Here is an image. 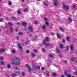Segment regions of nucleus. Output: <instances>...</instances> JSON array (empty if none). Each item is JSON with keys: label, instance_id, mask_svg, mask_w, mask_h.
I'll return each mask as SVG.
<instances>
[{"label": "nucleus", "instance_id": "1", "mask_svg": "<svg viewBox=\"0 0 77 77\" xmlns=\"http://www.w3.org/2000/svg\"><path fill=\"white\" fill-rule=\"evenodd\" d=\"M11 64L12 65H19L20 64V60L18 57H15L13 58L12 60Z\"/></svg>", "mask_w": 77, "mask_h": 77}, {"label": "nucleus", "instance_id": "2", "mask_svg": "<svg viewBox=\"0 0 77 77\" xmlns=\"http://www.w3.org/2000/svg\"><path fill=\"white\" fill-rule=\"evenodd\" d=\"M43 44L44 45H46V47H47V46H51V44L50 43H48L47 44H46V42H45V40H44L43 41Z\"/></svg>", "mask_w": 77, "mask_h": 77}, {"label": "nucleus", "instance_id": "3", "mask_svg": "<svg viewBox=\"0 0 77 77\" xmlns=\"http://www.w3.org/2000/svg\"><path fill=\"white\" fill-rule=\"evenodd\" d=\"M15 73H15H12V76L15 77V76H17V74H18V75H20V73L19 72H16Z\"/></svg>", "mask_w": 77, "mask_h": 77}, {"label": "nucleus", "instance_id": "4", "mask_svg": "<svg viewBox=\"0 0 77 77\" xmlns=\"http://www.w3.org/2000/svg\"><path fill=\"white\" fill-rule=\"evenodd\" d=\"M63 9H66V10H68L69 7L68 6H66L65 5H63Z\"/></svg>", "mask_w": 77, "mask_h": 77}, {"label": "nucleus", "instance_id": "5", "mask_svg": "<svg viewBox=\"0 0 77 77\" xmlns=\"http://www.w3.org/2000/svg\"><path fill=\"white\" fill-rule=\"evenodd\" d=\"M54 5L55 6H57L58 4V0H54Z\"/></svg>", "mask_w": 77, "mask_h": 77}, {"label": "nucleus", "instance_id": "6", "mask_svg": "<svg viewBox=\"0 0 77 77\" xmlns=\"http://www.w3.org/2000/svg\"><path fill=\"white\" fill-rule=\"evenodd\" d=\"M26 67V68H28L29 69V72H30L32 71V69H31V68H30V66L28 64H26V65L25 66Z\"/></svg>", "mask_w": 77, "mask_h": 77}, {"label": "nucleus", "instance_id": "7", "mask_svg": "<svg viewBox=\"0 0 77 77\" xmlns=\"http://www.w3.org/2000/svg\"><path fill=\"white\" fill-rule=\"evenodd\" d=\"M28 29L30 31V32H33V28H32V27L31 26H29L28 27Z\"/></svg>", "mask_w": 77, "mask_h": 77}, {"label": "nucleus", "instance_id": "8", "mask_svg": "<svg viewBox=\"0 0 77 77\" xmlns=\"http://www.w3.org/2000/svg\"><path fill=\"white\" fill-rule=\"evenodd\" d=\"M65 74L66 75L67 77H71V75L70 74H67V73L66 72H64Z\"/></svg>", "mask_w": 77, "mask_h": 77}, {"label": "nucleus", "instance_id": "9", "mask_svg": "<svg viewBox=\"0 0 77 77\" xmlns=\"http://www.w3.org/2000/svg\"><path fill=\"white\" fill-rule=\"evenodd\" d=\"M70 48L71 50H74V45L72 44L70 46Z\"/></svg>", "mask_w": 77, "mask_h": 77}, {"label": "nucleus", "instance_id": "10", "mask_svg": "<svg viewBox=\"0 0 77 77\" xmlns=\"http://www.w3.org/2000/svg\"><path fill=\"white\" fill-rule=\"evenodd\" d=\"M60 30L62 32H65V30L62 27H60Z\"/></svg>", "mask_w": 77, "mask_h": 77}, {"label": "nucleus", "instance_id": "11", "mask_svg": "<svg viewBox=\"0 0 77 77\" xmlns=\"http://www.w3.org/2000/svg\"><path fill=\"white\" fill-rule=\"evenodd\" d=\"M22 24L23 26H27V23L25 22H23Z\"/></svg>", "mask_w": 77, "mask_h": 77}, {"label": "nucleus", "instance_id": "12", "mask_svg": "<svg viewBox=\"0 0 77 77\" xmlns=\"http://www.w3.org/2000/svg\"><path fill=\"white\" fill-rule=\"evenodd\" d=\"M5 49H0V53H3V52H5Z\"/></svg>", "mask_w": 77, "mask_h": 77}, {"label": "nucleus", "instance_id": "13", "mask_svg": "<svg viewBox=\"0 0 77 77\" xmlns=\"http://www.w3.org/2000/svg\"><path fill=\"white\" fill-rule=\"evenodd\" d=\"M68 20L70 22H72V20L71 17H69L68 18Z\"/></svg>", "mask_w": 77, "mask_h": 77}, {"label": "nucleus", "instance_id": "14", "mask_svg": "<svg viewBox=\"0 0 77 77\" xmlns=\"http://www.w3.org/2000/svg\"><path fill=\"white\" fill-rule=\"evenodd\" d=\"M66 39L67 41H70V38L69 37L67 36L66 38Z\"/></svg>", "mask_w": 77, "mask_h": 77}, {"label": "nucleus", "instance_id": "15", "mask_svg": "<svg viewBox=\"0 0 77 77\" xmlns=\"http://www.w3.org/2000/svg\"><path fill=\"white\" fill-rule=\"evenodd\" d=\"M18 47H19V48H20V49L21 50H22V49H23V48H22V47H21V45H20V44L18 43Z\"/></svg>", "mask_w": 77, "mask_h": 77}, {"label": "nucleus", "instance_id": "16", "mask_svg": "<svg viewBox=\"0 0 77 77\" xmlns=\"http://www.w3.org/2000/svg\"><path fill=\"white\" fill-rule=\"evenodd\" d=\"M11 51H12V53H13L14 54L15 53H17V51L14 50H12Z\"/></svg>", "mask_w": 77, "mask_h": 77}, {"label": "nucleus", "instance_id": "17", "mask_svg": "<svg viewBox=\"0 0 77 77\" xmlns=\"http://www.w3.org/2000/svg\"><path fill=\"white\" fill-rule=\"evenodd\" d=\"M57 38H59V39H60V34H59L57 33Z\"/></svg>", "mask_w": 77, "mask_h": 77}, {"label": "nucleus", "instance_id": "18", "mask_svg": "<svg viewBox=\"0 0 77 77\" xmlns=\"http://www.w3.org/2000/svg\"><path fill=\"white\" fill-rule=\"evenodd\" d=\"M18 35H23V33L21 32H18Z\"/></svg>", "mask_w": 77, "mask_h": 77}, {"label": "nucleus", "instance_id": "19", "mask_svg": "<svg viewBox=\"0 0 77 77\" xmlns=\"http://www.w3.org/2000/svg\"><path fill=\"white\" fill-rule=\"evenodd\" d=\"M10 31L11 32H14V28H13V27H11V28Z\"/></svg>", "mask_w": 77, "mask_h": 77}, {"label": "nucleus", "instance_id": "20", "mask_svg": "<svg viewBox=\"0 0 77 77\" xmlns=\"http://www.w3.org/2000/svg\"><path fill=\"white\" fill-rule=\"evenodd\" d=\"M60 47L61 49H63V45L61 44L60 45Z\"/></svg>", "mask_w": 77, "mask_h": 77}, {"label": "nucleus", "instance_id": "21", "mask_svg": "<svg viewBox=\"0 0 77 77\" xmlns=\"http://www.w3.org/2000/svg\"><path fill=\"white\" fill-rule=\"evenodd\" d=\"M45 40L46 42H48V41H49V38H48V37H47L46 38Z\"/></svg>", "mask_w": 77, "mask_h": 77}, {"label": "nucleus", "instance_id": "22", "mask_svg": "<svg viewBox=\"0 0 77 77\" xmlns=\"http://www.w3.org/2000/svg\"><path fill=\"white\" fill-rule=\"evenodd\" d=\"M57 75V73H52V75L54 76H56V75Z\"/></svg>", "mask_w": 77, "mask_h": 77}, {"label": "nucleus", "instance_id": "23", "mask_svg": "<svg viewBox=\"0 0 77 77\" xmlns=\"http://www.w3.org/2000/svg\"><path fill=\"white\" fill-rule=\"evenodd\" d=\"M42 29H46V26H45V25L43 26Z\"/></svg>", "mask_w": 77, "mask_h": 77}, {"label": "nucleus", "instance_id": "24", "mask_svg": "<svg viewBox=\"0 0 77 77\" xmlns=\"http://www.w3.org/2000/svg\"><path fill=\"white\" fill-rule=\"evenodd\" d=\"M57 51V53H60V50L59 49H56Z\"/></svg>", "mask_w": 77, "mask_h": 77}, {"label": "nucleus", "instance_id": "25", "mask_svg": "<svg viewBox=\"0 0 77 77\" xmlns=\"http://www.w3.org/2000/svg\"><path fill=\"white\" fill-rule=\"evenodd\" d=\"M5 63L3 61H1V65H4Z\"/></svg>", "mask_w": 77, "mask_h": 77}, {"label": "nucleus", "instance_id": "26", "mask_svg": "<svg viewBox=\"0 0 77 77\" xmlns=\"http://www.w3.org/2000/svg\"><path fill=\"white\" fill-rule=\"evenodd\" d=\"M7 67L8 68H11V66L10 64H8L7 65Z\"/></svg>", "mask_w": 77, "mask_h": 77}, {"label": "nucleus", "instance_id": "27", "mask_svg": "<svg viewBox=\"0 0 77 77\" xmlns=\"http://www.w3.org/2000/svg\"><path fill=\"white\" fill-rule=\"evenodd\" d=\"M75 57H72L71 58V60H72V61H74V60H75Z\"/></svg>", "mask_w": 77, "mask_h": 77}, {"label": "nucleus", "instance_id": "28", "mask_svg": "<svg viewBox=\"0 0 77 77\" xmlns=\"http://www.w3.org/2000/svg\"><path fill=\"white\" fill-rule=\"evenodd\" d=\"M0 59L1 60H4V58H3V57H0Z\"/></svg>", "mask_w": 77, "mask_h": 77}, {"label": "nucleus", "instance_id": "29", "mask_svg": "<svg viewBox=\"0 0 77 77\" xmlns=\"http://www.w3.org/2000/svg\"><path fill=\"white\" fill-rule=\"evenodd\" d=\"M12 2H8V5H12Z\"/></svg>", "mask_w": 77, "mask_h": 77}, {"label": "nucleus", "instance_id": "30", "mask_svg": "<svg viewBox=\"0 0 77 77\" xmlns=\"http://www.w3.org/2000/svg\"><path fill=\"white\" fill-rule=\"evenodd\" d=\"M8 24H9V25H10V26H13V24H12V23L10 22H9L8 23Z\"/></svg>", "mask_w": 77, "mask_h": 77}, {"label": "nucleus", "instance_id": "31", "mask_svg": "<svg viewBox=\"0 0 77 77\" xmlns=\"http://www.w3.org/2000/svg\"><path fill=\"white\" fill-rule=\"evenodd\" d=\"M49 57H53V55L51 54H49Z\"/></svg>", "mask_w": 77, "mask_h": 77}, {"label": "nucleus", "instance_id": "32", "mask_svg": "<svg viewBox=\"0 0 77 77\" xmlns=\"http://www.w3.org/2000/svg\"><path fill=\"white\" fill-rule=\"evenodd\" d=\"M18 13L19 14H21V13L20 10H19L18 11Z\"/></svg>", "mask_w": 77, "mask_h": 77}, {"label": "nucleus", "instance_id": "33", "mask_svg": "<svg viewBox=\"0 0 77 77\" xmlns=\"http://www.w3.org/2000/svg\"><path fill=\"white\" fill-rule=\"evenodd\" d=\"M28 10V8H26V9H24V12H26V11H27Z\"/></svg>", "mask_w": 77, "mask_h": 77}, {"label": "nucleus", "instance_id": "34", "mask_svg": "<svg viewBox=\"0 0 77 77\" xmlns=\"http://www.w3.org/2000/svg\"><path fill=\"white\" fill-rule=\"evenodd\" d=\"M44 5L45 6H48V4L45 2L44 3Z\"/></svg>", "mask_w": 77, "mask_h": 77}, {"label": "nucleus", "instance_id": "35", "mask_svg": "<svg viewBox=\"0 0 77 77\" xmlns=\"http://www.w3.org/2000/svg\"><path fill=\"white\" fill-rule=\"evenodd\" d=\"M33 51H34L35 53H38V51H37V50L35 49Z\"/></svg>", "mask_w": 77, "mask_h": 77}, {"label": "nucleus", "instance_id": "36", "mask_svg": "<svg viewBox=\"0 0 77 77\" xmlns=\"http://www.w3.org/2000/svg\"><path fill=\"white\" fill-rule=\"evenodd\" d=\"M26 53L28 54L29 53H30V51L28 50H27L26 51Z\"/></svg>", "mask_w": 77, "mask_h": 77}, {"label": "nucleus", "instance_id": "37", "mask_svg": "<svg viewBox=\"0 0 77 77\" xmlns=\"http://www.w3.org/2000/svg\"><path fill=\"white\" fill-rule=\"evenodd\" d=\"M66 49L67 50V51H68L69 50V47L68 46H67L66 47Z\"/></svg>", "mask_w": 77, "mask_h": 77}, {"label": "nucleus", "instance_id": "38", "mask_svg": "<svg viewBox=\"0 0 77 77\" xmlns=\"http://www.w3.org/2000/svg\"><path fill=\"white\" fill-rule=\"evenodd\" d=\"M49 35H54V33L53 32H51L49 34Z\"/></svg>", "mask_w": 77, "mask_h": 77}, {"label": "nucleus", "instance_id": "39", "mask_svg": "<svg viewBox=\"0 0 77 77\" xmlns=\"http://www.w3.org/2000/svg\"><path fill=\"white\" fill-rule=\"evenodd\" d=\"M31 54L32 56H36V55H35V54H33V53H31Z\"/></svg>", "mask_w": 77, "mask_h": 77}, {"label": "nucleus", "instance_id": "40", "mask_svg": "<svg viewBox=\"0 0 77 77\" xmlns=\"http://www.w3.org/2000/svg\"><path fill=\"white\" fill-rule=\"evenodd\" d=\"M48 20V18H46V17L44 18V20H45V21H47V20Z\"/></svg>", "mask_w": 77, "mask_h": 77}, {"label": "nucleus", "instance_id": "41", "mask_svg": "<svg viewBox=\"0 0 77 77\" xmlns=\"http://www.w3.org/2000/svg\"><path fill=\"white\" fill-rule=\"evenodd\" d=\"M15 69H17V70H20V69L17 67H15Z\"/></svg>", "mask_w": 77, "mask_h": 77}, {"label": "nucleus", "instance_id": "42", "mask_svg": "<svg viewBox=\"0 0 77 77\" xmlns=\"http://www.w3.org/2000/svg\"><path fill=\"white\" fill-rule=\"evenodd\" d=\"M46 24L48 26V21H46Z\"/></svg>", "mask_w": 77, "mask_h": 77}, {"label": "nucleus", "instance_id": "43", "mask_svg": "<svg viewBox=\"0 0 77 77\" xmlns=\"http://www.w3.org/2000/svg\"><path fill=\"white\" fill-rule=\"evenodd\" d=\"M3 21V19H0V22H2Z\"/></svg>", "mask_w": 77, "mask_h": 77}, {"label": "nucleus", "instance_id": "44", "mask_svg": "<svg viewBox=\"0 0 77 77\" xmlns=\"http://www.w3.org/2000/svg\"><path fill=\"white\" fill-rule=\"evenodd\" d=\"M22 75H25V73L23 72H22Z\"/></svg>", "mask_w": 77, "mask_h": 77}, {"label": "nucleus", "instance_id": "45", "mask_svg": "<svg viewBox=\"0 0 77 77\" xmlns=\"http://www.w3.org/2000/svg\"><path fill=\"white\" fill-rule=\"evenodd\" d=\"M42 50L44 52H45V50L44 48H42Z\"/></svg>", "mask_w": 77, "mask_h": 77}, {"label": "nucleus", "instance_id": "46", "mask_svg": "<svg viewBox=\"0 0 77 77\" xmlns=\"http://www.w3.org/2000/svg\"><path fill=\"white\" fill-rule=\"evenodd\" d=\"M35 24H38V22L37 21H35L34 22Z\"/></svg>", "mask_w": 77, "mask_h": 77}, {"label": "nucleus", "instance_id": "47", "mask_svg": "<svg viewBox=\"0 0 77 77\" xmlns=\"http://www.w3.org/2000/svg\"><path fill=\"white\" fill-rule=\"evenodd\" d=\"M37 68H38V69H40V67L39 66H37Z\"/></svg>", "mask_w": 77, "mask_h": 77}, {"label": "nucleus", "instance_id": "48", "mask_svg": "<svg viewBox=\"0 0 77 77\" xmlns=\"http://www.w3.org/2000/svg\"><path fill=\"white\" fill-rule=\"evenodd\" d=\"M47 76H50V74L48 73H47Z\"/></svg>", "mask_w": 77, "mask_h": 77}, {"label": "nucleus", "instance_id": "49", "mask_svg": "<svg viewBox=\"0 0 77 77\" xmlns=\"http://www.w3.org/2000/svg\"><path fill=\"white\" fill-rule=\"evenodd\" d=\"M74 75H77V72H74Z\"/></svg>", "mask_w": 77, "mask_h": 77}, {"label": "nucleus", "instance_id": "50", "mask_svg": "<svg viewBox=\"0 0 77 77\" xmlns=\"http://www.w3.org/2000/svg\"><path fill=\"white\" fill-rule=\"evenodd\" d=\"M18 29L17 28V29L15 30L16 32H18Z\"/></svg>", "mask_w": 77, "mask_h": 77}, {"label": "nucleus", "instance_id": "51", "mask_svg": "<svg viewBox=\"0 0 77 77\" xmlns=\"http://www.w3.org/2000/svg\"><path fill=\"white\" fill-rule=\"evenodd\" d=\"M59 56H60V57H62V55L61 54H59Z\"/></svg>", "mask_w": 77, "mask_h": 77}, {"label": "nucleus", "instance_id": "52", "mask_svg": "<svg viewBox=\"0 0 77 77\" xmlns=\"http://www.w3.org/2000/svg\"><path fill=\"white\" fill-rule=\"evenodd\" d=\"M62 42H65V40L63 39L62 41Z\"/></svg>", "mask_w": 77, "mask_h": 77}, {"label": "nucleus", "instance_id": "53", "mask_svg": "<svg viewBox=\"0 0 77 77\" xmlns=\"http://www.w3.org/2000/svg\"><path fill=\"white\" fill-rule=\"evenodd\" d=\"M64 63H67V61H66V60H65L64 61Z\"/></svg>", "mask_w": 77, "mask_h": 77}, {"label": "nucleus", "instance_id": "54", "mask_svg": "<svg viewBox=\"0 0 77 77\" xmlns=\"http://www.w3.org/2000/svg\"><path fill=\"white\" fill-rule=\"evenodd\" d=\"M16 38L17 39H19V37H17Z\"/></svg>", "mask_w": 77, "mask_h": 77}, {"label": "nucleus", "instance_id": "55", "mask_svg": "<svg viewBox=\"0 0 77 77\" xmlns=\"http://www.w3.org/2000/svg\"><path fill=\"white\" fill-rule=\"evenodd\" d=\"M17 24H18V25H19L20 24V22H18L17 23Z\"/></svg>", "mask_w": 77, "mask_h": 77}, {"label": "nucleus", "instance_id": "56", "mask_svg": "<svg viewBox=\"0 0 77 77\" xmlns=\"http://www.w3.org/2000/svg\"><path fill=\"white\" fill-rule=\"evenodd\" d=\"M73 8H75V6L73 5Z\"/></svg>", "mask_w": 77, "mask_h": 77}, {"label": "nucleus", "instance_id": "57", "mask_svg": "<svg viewBox=\"0 0 77 77\" xmlns=\"http://www.w3.org/2000/svg\"><path fill=\"white\" fill-rule=\"evenodd\" d=\"M61 77H65V76H64V75H61Z\"/></svg>", "mask_w": 77, "mask_h": 77}, {"label": "nucleus", "instance_id": "58", "mask_svg": "<svg viewBox=\"0 0 77 77\" xmlns=\"http://www.w3.org/2000/svg\"><path fill=\"white\" fill-rule=\"evenodd\" d=\"M42 70H44V67H42Z\"/></svg>", "mask_w": 77, "mask_h": 77}, {"label": "nucleus", "instance_id": "59", "mask_svg": "<svg viewBox=\"0 0 77 77\" xmlns=\"http://www.w3.org/2000/svg\"><path fill=\"white\" fill-rule=\"evenodd\" d=\"M6 20H9V19L8 17H6Z\"/></svg>", "mask_w": 77, "mask_h": 77}, {"label": "nucleus", "instance_id": "60", "mask_svg": "<svg viewBox=\"0 0 77 77\" xmlns=\"http://www.w3.org/2000/svg\"><path fill=\"white\" fill-rule=\"evenodd\" d=\"M24 0H21V1H22L23 2H24Z\"/></svg>", "mask_w": 77, "mask_h": 77}, {"label": "nucleus", "instance_id": "61", "mask_svg": "<svg viewBox=\"0 0 77 77\" xmlns=\"http://www.w3.org/2000/svg\"><path fill=\"white\" fill-rule=\"evenodd\" d=\"M28 43V41H26V44H27Z\"/></svg>", "mask_w": 77, "mask_h": 77}, {"label": "nucleus", "instance_id": "62", "mask_svg": "<svg viewBox=\"0 0 77 77\" xmlns=\"http://www.w3.org/2000/svg\"><path fill=\"white\" fill-rule=\"evenodd\" d=\"M2 16V14H1V13H0V17H1Z\"/></svg>", "mask_w": 77, "mask_h": 77}, {"label": "nucleus", "instance_id": "63", "mask_svg": "<svg viewBox=\"0 0 77 77\" xmlns=\"http://www.w3.org/2000/svg\"><path fill=\"white\" fill-rule=\"evenodd\" d=\"M38 2H40L41 0H37Z\"/></svg>", "mask_w": 77, "mask_h": 77}, {"label": "nucleus", "instance_id": "64", "mask_svg": "<svg viewBox=\"0 0 77 77\" xmlns=\"http://www.w3.org/2000/svg\"><path fill=\"white\" fill-rule=\"evenodd\" d=\"M35 37H36V38L37 37H38V35H36L35 36Z\"/></svg>", "mask_w": 77, "mask_h": 77}]
</instances>
